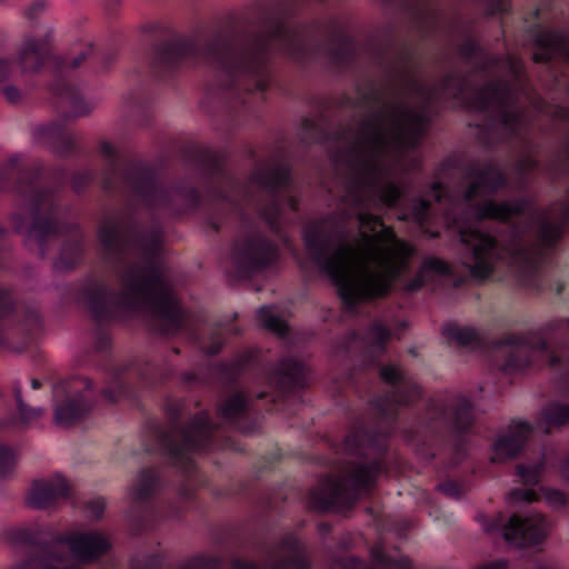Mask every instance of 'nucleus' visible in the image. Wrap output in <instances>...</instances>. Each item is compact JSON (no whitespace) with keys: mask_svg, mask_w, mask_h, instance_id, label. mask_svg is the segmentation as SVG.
<instances>
[{"mask_svg":"<svg viewBox=\"0 0 569 569\" xmlns=\"http://www.w3.org/2000/svg\"><path fill=\"white\" fill-rule=\"evenodd\" d=\"M452 78L441 88L409 77L401 97L383 103L358 128L350 146L352 178L339 212L303 231L306 248L335 287L349 312L357 305L387 296L409 269L413 247L399 239L371 209L392 207L401 191L396 183L400 158L425 134L429 104L455 97L477 111H491L512 134L525 126L518 94L509 80L476 89L470 96Z\"/></svg>","mask_w":569,"mask_h":569,"instance_id":"obj_1","label":"nucleus"},{"mask_svg":"<svg viewBox=\"0 0 569 569\" xmlns=\"http://www.w3.org/2000/svg\"><path fill=\"white\" fill-rule=\"evenodd\" d=\"M471 182L459 200L449 199L445 221L453 227L462 244L461 263L475 278H487L505 260L523 280L543 262L547 252L569 223V204L547 211L525 200L496 202L485 199L505 184L500 170L485 163L469 173Z\"/></svg>","mask_w":569,"mask_h":569,"instance_id":"obj_2","label":"nucleus"},{"mask_svg":"<svg viewBox=\"0 0 569 569\" xmlns=\"http://www.w3.org/2000/svg\"><path fill=\"white\" fill-rule=\"evenodd\" d=\"M99 240L113 263L121 292L109 291L99 281L86 284L81 299L99 320L121 319L133 313L150 316L153 329L173 336L188 327L160 262L162 232H140L121 218H109L99 229Z\"/></svg>","mask_w":569,"mask_h":569,"instance_id":"obj_3","label":"nucleus"},{"mask_svg":"<svg viewBox=\"0 0 569 569\" xmlns=\"http://www.w3.org/2000/svg\"><path fill=\"white\" fill-rule=\"evenodd\" d=\"M311 31L272 20L262 34L249 43L218 34L206 46L194 38H181L167 42L159 52V62L168 68L187 61L203 60L231 83H239L247 91L263 92L269 84L267 59L280 52L301 59L311 50Z\"/></svg>","mask_w":569,"mask_h":569,"instance_id":"obj_4","label":"nucleus"},{"mask_svg":"<svg viewBox=\"0 0 569 569\" xmlns=\"http://www.w3.org/2000/svg\"><path fill=\"white\" fill-rule=\"evenodd\" d=\"M7 535L16 546H41L51 538L49 545L17 560L9 569H80L79 566H62L66 562V547L77 561L89 563L107 552L111 546L109 537L103 532L74 530L53 537L51 528L39 521L13 527Z\"/></svg>","mask_w":569,"mask_h":569,"instance_id":"obj_5","label":"nucleus"},{"mask_svg":"<svg viewBox=\"0 0 569 569\" xmlns=\"http://www.w3.org/2000/svg\"><path fill=\"white\" fill-rule=\"evenodd\" d=\"M23 157L14 154L0 167V191L16 192L19 197L10 217L13 230L36 242L41 256L46 253V243L62 234L66 227L58 226L51 196L33 181L24 182Z\"/></svg>","mask_w":569,"mask_h":569,"instance_id":"obj_6","label":"nucleus"},{"mask_svg":"<svg viewBox=\"0 0 569 569\" xmlns=\"http://www.w3.org/2000/svg\"><path fill=\"white\" fill-rule=\"evenodd\" d=\"M345 451L356 460L348 461L338 477H329L310 491L313 508L343 510L349 508L372 486L382 472L380 460L368 461L371 439L363 429L350 432L343 441Z\"/></svg>","mask_w":569,"mask_h":569,"instance_id":"obj_7","label":"nucleus"},{"mask_svg":"<svg viewBox=\"0 0 569 569\" xmlns=\"http://www.w3.org/2000/svg\"><path fill=\"white\" fill-rule=\"evenodd\" d=\"M499 353L505 357L500 368L507 373L546 365L559 372L569 388V351L562 347H551L537 333L508 337L499 347ZM567 422H569V405L552 402L540 412L539 425L546 431Z\"/></svg>","mask_w":569,"mask_h":569,"instance_id":"obj_8","label":"nucleus"},{"mask_svg":"<svg viewBox=\"0 0 569 569\" xmlns=\"http://www.w3.org/2000/svg\"><path fill=\"white\" fill-rule=\"evenodd\" d=\"M250 188L254 189L257 196L246 192V201L254 203L259 214L272 229H277L284 209H296L290 174L282 166L257 168L251 176Z\"/></svg>","mask_w":569,"mask_h":569,"instance_id":"obj_9","label":"nucleus"},{"mask_svg":"<svg viewBox=\"0 0 569 569\" xmlns=\"http://www.w3.org/2000/svg\"><path fill=\"white\" fill-rule=\"evenodd\" d=\"M211 423L207 412L201 411L182 429H171L161 436V447L171 462L181 467L182 471L192 469L191 455L208 446Z\"/></svg>","mask_w":569,"mask_h":569,"instance_id":"obj_10","label":"nucleus"},{"mask_svg":"<svg viewBox=\"0 0 569 569\" xmlns=\"http://www.w3.org/2000/svg\"><path fill=\"white\" fill-rule=\"evenodd\" d=\"M478 521L487 533L501 535L505 541L513 547L538 545L548 535V523L540 513H530L526 517L513 515L508 520L501 513L491 518L481 515Z\"/></svg>","mask_w":569,"mask_h":569,"instance_id":"obj_11","label":"nucleus"},{"mask_svg":"<svg viewBox=\"0 0 569 569\" xmlns=\"http://www.w3.org/2000/svg\"><path fill=\"white\" fill-rule=\"evenodd\" d=\"M278 256L277 247L260 233L239 238L231 250L230 273L237 279L251 278L272 266Z\"/></svg>","mask_w":569,"mask_h":569,"instance_id":"obj_12","label":"nucleus"},{"mask_svg":"<svg viewBox=\"0 0 569 569\" xmlns=\"http://www.w3.org/2000/svg\"><path fill=\"white\" fill-rule=\"evenodd\" d=\"M91 387V381L86 378L54 387V420L58 425L70 426L83 417L90 408L88 393Z\"/></svg>","mask_w":569,"mask_h":569,"instance_id":"obj_13","label":"nucleus"},{"mask_svg":"<svg viewBox=\"0 0 569 569\" xmlns=\"http://www.w3.org/2000/svg\"><path fill=\"white\" fill-rule=\"evenodd\" d=\"M475 419V410L470 401L462 396L435 399L429 403L426 428H446L462 431Z\"/></svg>","mask_w":569,"mask_h":569,"instance_id":"obj_14","label":"nucleus"},{"mask_svg":"<svg viewBox=\"0 0 569 569\" xmlns=\"http://www.w3.org/2000/svg\"><path fill=\"white\" fill-rule=\"evenodd\" d=\"M380 376L391 386L390 393L378 402L379 411L387 417L393 416L398 407L409 403L420 395L416 381L396 366L382 367Z\"/></svg>","mask_w":569,"mask_h":569,"instance_id":"obj_15","label":"nucleus"},{"mask_svg":"<svg viewBox=\"0 0 569 569\" xmlns=\"http://www.w3.org/2000/svg\"><path fill=\"white\" fill-rule=\"evenodd\" d=\"M50 52L47 39H27L17 60L0 59V84L23 72L40 70Z\"/></svg>","mask_w":569,"mask_h":569,"instance_id":"obj_16","label":"nucleus"},{"mask_svg":"<svg viewBox=\"0 0 569 569\" xmlns=\"http://www.w3.org/2000/svg\"><path fill=\"white\" fill-rule=\"evenodd\" d=\"M124 183L134 196L153 207H162L171 200L177 190H167L156 181L154 176L146 168L138 167L127 173Z\"/></svg>","mask_w":569,"mask_h":569,"instance_id":"obj_17","label":"nucleus"},{"mask_svg":"<svg viewBox=\"0 0 569 569\" xmlns=\"http://www.w3.org/2000/svg\"><path fill=\"white\" fill-rule=\"evenodd\" d=\"M70 493L69 481L60 473L34 480L28 492V505L34 509L53 507Z\"/></svg>","mask_w":569,"mask_h":569,"instance_id":"obj_18","label":"nucleus"},{"mask_svg":"<svg viewBox=\"0 0 569 569\" xmlns=\"http://www.w3.org/2000/svg\"><path fill=\"white\" fill-rule=\"evenodd\" d=\"M531 426L526 421H513L512 425L492 443L491 461L502 462L515 458L525 447Z\"/></svg>","mask_w":569,"mask_h":569,"instance_id":"obj_19","label":"nucleus"},{"mask_svg":"<svg viewBox=\"0 0 569 569\" xmlns=\"http://www.w3.org/2000/svg\"><path fill=\"white\" fill-rule=\"evenodd\" d=\"M341 569H413L411 560L389 550L385 541H378L371 549V565L368 567L357 558L341 562Z\"/></svg>","mask_w":569,"mask_h":569,"instance_id":"obj_20","label":"nucleus"},{"mask_svg":"<svg viewBox=\"0 0 569 569\" xmlns=\"http://www.w3.org/2000/svg\"><path fill=\"white\" fill-rule=\"evenodd\" d=\"M264 569H310L298 539L288 536L268 558Z\"/></svg>","mask_w":569,"mask_h":569,"instance_id":"obj_21","label":"nucleus"},{"mask_svg":"<svg viewBox=\"0 0 569 569\" xmlns=\"http://www.w3.org/2000/svg\"><path fill=\"white\" fill-rule=\"evenodd\" d=\"M538 49L533 53L536 61H547L553 58L569 60V37L558 31H543L537 39Z\"/></svg>","mask_w":569,"mask_h":569,"instance_id":"obj_22","label":"nucleus"},{"mask_svg":"<svg viewBox=\"0 0 569 569\" xmlns=\"http://www.w3.org/2000/svg\"><path fill=\"white\" fill-rule=\"evenodd\" d=\"M306 372L307 368L302 361L296 358L283 359L270 378V385L282 390L302 387Z\"/></svg>","mask_w":569,"mask_h":569,"instance_id":"obj_23","label":"nucleus"},{"mask_svg":"<svg viewBox=\"0 0 569 569\" xmlns=\"http://www.w3.org/2000/svg\"><path fill=\"white\" fill-rule=\"evenodd\" d=\"M540 497H543L547 505L552 508L562 507L567 500L562 491L551 488H540L539 490L532 488L515 489L510 491L507 499L509 503H522L537 501Z\"/></svg>","mask_w":569,"mask_h":569,"instance_id":"obj_24","label":"nucleus"},{"mask_svg":"<svg viewBox=\"0 0 569 569\" xmlns=\"http://www.w3.org/2000/svg\"><path fill=\"white\" fill-rule=\"evenodd\" d=\"M450 274V267L443 261L435 257L426 258L417 276L405 284L406 292H415L427 282Z\"/></svg>","mask_w":569,"mask_h":569,"instance_id":"obj_25","label":"nucleus"},{"mask_svg":"<svg viewBox=\"0 0 569 569\" xmlns=\"http://www.w3.org/2000/svg\"><path fill=\"white\" fill-rule=\"evenodd\" d=\"M32 138L37 143L46 146L56 152L62 153L70 143V136L64 128L58 123H50L37 127L32 132Z\"/></svg>","mask_w":569,"mask_h":569,"instance_id":"obj_26","label":"nucleus"},{"mask_svg":"<svg viewBox=\"0 0 569 569\" xmlns=\"http://www.w3.org/2000/svg\"><path fill=\"white\" fill-rule=\"evenodd\" d=\"M158 486V479L153 471L143 470L128 488L127 499L132 503H139L149 498V496L156 490Z\"/></svg>","mask_w":569,"mask_h":569,"instance_id":"obj_27","label":"nucleus"},{"mask_svg":"<svg viewBox=\"0 0 569 569\" xmlns=\"http://www.w3.org/2000/svg\"><path fill=\"white\" fill-rule=\"evenodd\" d=\"M247 410V399L246 397L237 392L229 397L220 407L219 415L221 419L238 429H241L239 425L240 418L243 417Z\"/></svg>","mask_w":569,"mask_h":569,"instance_id":"obj_28","label":"nucleus"},{"mask_svg":"<svg viewBox=\"0 0 569 569\" xmlns=\"http://www.w3.org/2000/svg\"><path fill=\"white\" fill-rule=\"evenodd\" d=\"M483 69L488 73H497L503 70L512 81L522 82V63L513 57H507L503 60L486 58Z\"/></svg>","mask_w":569,"mask_h":569,"instance_id":"obj_29","label":"nucleus"},{"mask_svg":"<svg viewBox=\"0 0 569 569\" xmlns=\"http://www.w3.org/2000/svg\"><path fill=\"white\" fill-rule=\"evenodd\" d=\"M256 318L258 322L266 329L282 337L288 331L286 321L279 316L278 310L273 306H264L257 310Z\"/></svg>","mask_w":569,"mask_h":569,"instance_id":"obj_30","label":"nucleus"},{"mask_svg":"<svg viewBox=\"0 0 569 569\" xmlns=\"http://www.w3.org/2000/svg\"><path fill=\"white\" fill-rule=\"evenodd\" d=\"M390 338V331L379 322L372 323L366 335L361 338L363 347L372 353H381Z\"/></svg>","mask_w":569,"mask_h":569,"instance_id":"obj_31","label":"nucleus"},{"mask_svg":"<svg viewBox=\"0 0 569 569\" xmlns=\"http://www.w3.org/2000/svg\"><path fill=\"white\" fill-rule=\"evenodd\" d=\"M100 152L108 161V167H109L110 174H111V177L106 178L104 187L108 189L111 188L112 187L111 180L113 179V177H116V178L121 177V182H120L121 187L124 189H128V184L124 183V178H126L127 173L131 171V169L128 170L123 174L120 173L119 167H118V150H117V148L112 143H110L108 141H103L100 144ZM134 168H132V170Z\"/></svg>","mask_w":569,"mask_h":569,"instance_id":"obj_32","label":"nucleus"},{"mask_svg":"<svg viewBox=\"0 0 569 569\" xmlns=\"http://www.w3.org/2000/svg\"><path fill=\"white\" fill-rule=\"evenodd\" d=\"M14 397L18 408V417L17 419H11L10 421L6 422L4 425H13L17 422H21L23 425L31 423L33 421H37L40 419L44 412V409L41 407L38 408H31L29 407L21 397V390L19 387L14 388ZM3 423H0L2 426Z\"/></svg>","mask_w":569,"mask_h":569,"instance_id":"obj_33","label":"nucleus"},{"mask_svg":"<svg viewBox=\"0 0 569 569\" xmlns=\"http://www.w3.org/2000/svg\"><path fill=\"white\" fill-rule=\"evenodd\" d=\"M80 234L79 230L74 228L71 230V241L63 246L61 256L56 262V267L59 269L72 267L80 256Z\"/></svg>","mask_w":569,"mask_h":569,"instance_id":"obj_34","label":"nucleus"},{"mask_svg":"<svg viewBox=\"0 0 569 569\" xmlns=\"http://www.w3.org/2000/svg\"><path fill=\"white\" fill-rule=\"evenodd\" d=\"M443 335L460 346H472L478 340L477 331L473 328L457 325H447L443 328Z\"/></svg>","mask_w":569,"mask_h":569,"instance_id":"obj_35","label":"nucleus"},{"mask_svg":"<svg viewBox=\"0 0 569 569\" xmlns=\"http://www.w3.org/2000/svg\"><path fill=\"white\" fill-rule=\"evenodd\" d=\"M412 14L422 23L426 28H431L438 20L439 12L433 0H423L412 8Z\"/></svg>","mask_w":569,"mask_h":569,"instance_id":"obj_36","label":"nucleus"},{"mask_svg":"<svg viewBox=\"0 0 569 569\" xmlns=\"http://www.w3.org/2000/svg\"><path fill=\"white\" fill-rule=\"evenodd\" d=\"M11 298L7 291L0 290V348L1 347H10L7 338V333H4V329L11 323V320L4 319V317L11 310Z\"/></svg>","mask_w":569,"mask_h":569,"instance_id":"obj_37","label":"nucleus"},{"mask_svg":"<svg viewBox=\"0 0 569 569\" xmlns=\"http://www.w3.org/2000/svg\"><path fill=\"white\" fill-rule=\"evenodd\" d=\"M543 467V460L532 465H520L517 468V475L523 485H536L541 477Z\"/></svg>","mask_w":569,"mask_h":569,"instance_id":"obj_38","label":"nucleus"},{"mask_svg":"<svg viewBox=\"0 0 569 569\" xmlns=\"http://www.w3.org/2000/svg\"><path fill=\"white\" fill-rule=\"evenodd\" d=\"M429 204L426 199H418L410 212V218L420 226L423 232L429 233L430 237H437L438 232L429 231L425 226L428 219Z\"/></svg>","mask_w":569,"mask_h":569,"instance_id":"obj_39","label":"nucleus"},{"mask_svg":"<svg viewBox=\"0 0 569 569\" xmlns=\"http://www.w3.org/2000/svg\"><path fill=\"white\" fill-rule=\"evenodd\" d=\"M17 463L16 451L6 445L0 443V478L11 473Z\"/></svg>","mask_w":569,"mask_h":569,"instance_id":"obj_40","label":"nucleus"},{"mask_svg":"<svg viewBox=\"0 0 569 569\" xmlns=\"http://www.w3.org/2000/svg\"><path fill=\"white\" fill-rule=\"evenodd\" d=\"M53 93L56 94H68L71 97V107L72 113L74 117H81L90 112L91 106L80 98H76L71 96L70 88L67 84H63V88H52Z\"/></svg>","mask_w":569,"mask_h":569,"instance_id":"obj_41","label":"nucleus"},{"mask_svg":"<svg viewBox=\"0 0 569 569\" xmlns=\"http://www.w3.org/2000/svg\"><path fill=\"white\" fill-rule=\"evenodd\" d=\"M336 48H331L329 52L330 59L335 63H343L348 60L349 53L351 51V43L346 38H341L335 44Z\"/></svg>","mask_w":569,"mask_h":569,"instance_id":"obj_42","label":"nucleus"},{"mask_svg":"<svg viewBox=\"0 0 569 569\" xmlns=\"http://www.w3.org/2000/svg\"><path fill=\"white\" fill-rule=\"evenodd\" d=\"M181 569H219V561L212 557L198 556L188 560Z\"/></svg>","mask_w":569,"mask_h":569,"instance_id":"obj_43","label":"nucleus"},{"mask_svg":"<svg viewBox=\"0 0 569 569\" xmlns=\"http://www.w3.org/2000/svg\"><path fill=\"white\" fill-rule=\"evenodd\" d=\"M107 502L102 497H94L87 501L86 513L91 519H100L104 512Z\"/></svg>","mask_w":569,"mask_h":569,"instance_id":"obj_44","label":"nucleus"},{"mask_svg":"<svg viewBox=\"0 0 569 569\" xmlns=\"http://www.w3.org/2000/svg\"><path fill=\"white\" fill-rule=\"evenodd\" d=\"M438 488L441 492L450 498H458L461 493L460 485L452 480L439 483Z\"/></svg>","mask_w":569,"mask_h":569,"instance_id":"obj_45","label":"nucleus"},{"mask_svg":"<svg viewBox=\"0 0 569 569\" xmlns=\"http://www.w3.org/2000/svg\"><path fill=\"white\" fill-rule=\"evenodd\" d=\"M491 14L506 12L509 8V0H483Z\"/></svg>","mask_w":569,"mask_h":569,"instance_id":"obj_46","label":"nucleus"},{"mask_svg":"<svg viewBox=\"0 0 569 569\" xmlns=\"http://www.w3.org/2000/svg\"><path fill=\"white\" fill-rule=\"evenodd\" d=\"M222 336H221V332H216L213 333L212 338H211V342L209 346H202L201 348L203 349V351L207 353V355H216L221 346H222Z\"/></svg>","mask_w":569,"mask_h":569,"instance_id":"obj_47","label":"nucleus"},{"mask_svg":"<svg viewBox=\"0 0 569 569\" xmlns=\"http://www.w3.org/2000/svg\"><path fill=\"white\" fill-rule=\"evenodd\" d=\"M461 51L462 54L466 57H479L481 59H485V53L482 52V50L472 41L467 42Z\"/></svg>","mask_w":569,"mask_h":569,"instance_id":"obj_48","label":"nucleus"},{"mask_svg":"<svg viewBox=\"0 0 569 569\" xmlns=\"http://www.w3.org/2000/svg\"><path fill=\"white\" fill-rule=\"evenodd\" d=\"M476 569H508V561L505 559H496L479 565Z\"/></svg>","mask_w":569,"mask_h":569,"instance_id":"obj_49","label":"nucleus"},{"mask_svg":"<svg viewBox=\"0 0 569 569\" xmlns=\"http://www.w3.org/2000/svg\"><path fill=\"white\" fill-rule=\"evenodd\" d=\"M167 409L171 420L174 422L182 412L183 403L180 401L170 402L168 403Z\"/></svg>","mask_w":569,"mask_h":569,"instance_id":"obj_50","label":"nucleus"},{"mask_svg":"<svg viewBox=\"0 0 569 569\" xmlns=\"http://www.w3.org/2000/svg\"><path fill=\"white\" fill-rule=\"evenodd\" d=\"M3 93H4L6 98H7V100L10 101V102H16L20 98V93H19L18 89L12 87V86L4 87L3 88Z\"/></svg>","mask_w":569,"mask_h":569,"instance_id":"obj_51","label":"nucleus"},{"mask_svg":"<svg viewBox=\"0 0 569 569\" xmlns=\"http://www.w3.org/2000/svg\"><path fill=\"white\" fill-rule=\"evenodd\" d=\"M44 7H46L44 0L37 1L28 9L27 14L29 16V18H34L38 14V12H40L44 9Z\"/></svg>","mask_w":569,"mask_h":569,"instance_id":"obj_52","label":"nucleus"},{"mask_svg":"<svg viewBox=\"0 0 569 569\" xmlns=\"http://www.w3.org/2000/svg\"><path fill=\"white\" fill-rule=\"evenodd\" d=\"M232 568L233 569H258V567L253 563H250V562H246L243 560H240V559H234L232 561Z\"/></svg>","mask_w":569,"mask_h":569,"instance_id":"obj_53","label":"nucleus"},{"mask_svg":"<svg viewBox=\"0 0 569 569\" xmlns=\"http://www.w3.org/2000/svg\"><path fill=\"white\" fill-rule=\"evenodd\" d=\"M431 193H432V196H433L436 201H441V199L443 197L441 184L438 183V182H435L431 186Z\"/></svg>","mask_w":569,"mask_h":569,"instance_id":"obj_54","label":"nucleus"},{"mask_svg":"<svg viewBox=\"0 0 569 569\" xmlns=\"http://www.w3.org/2000/svg\"><path fill=\"white\" fill-rule=\"evenodd\" d=\"M535 569H565V568L556 562H540L535 567Z\"/></svg>","mask_w":569,"mask_h":569,"instance_id":"obj_55","label":"nucleus"},{"mask_svg":"<svg viewBox=\"0 0 569 569\" xmlns=\"http://www.w3.org/2000/svg\"><path fill=\"white\" fill-rule=\"evenodd\" d=\"M562 476L569 481V457L565 460L561 466Z\"/></svg>","mask_w":569,"mask_h":569,"instance_id":"obj_56","label":"nucleus"},{"mask_svg":"<svg viewBox=\"0 0 569 569\" xmlns=\"http://www.w3.org/2000/svg\"><path fill=\"white\" fill-rule=\"evenodd\" d=\"M103 396L109 401H117L119 399V397L113 395L109 389L103 390Z\"/></svg>","mask_w":569,"mask_h":569,"instance_id":"obj_57","label":"nucleus"},{"mask_svg":"<svg viewBox=\"0 0 569 569\" xmlns=\"http://www.w3.org/2000/svg\"><path fill=\"white\" fill-rule=\"evenodd\" d=\"M86 58V56L82 53L80 54L79 57L74 58L71 62H70V67L71 68H77L78 66H80L81 61Z\"/></svg>","mask_w":569,"mask_h":569,"instance_id":"obj_58","label":"nucleus"},{"mask_svg":"<svg viewBox=\"0 0 569 569\" xmlns=\"http://www.w3.org/2000/svg\"><path fill=\"white\" fill-rule=\"evenodd\" d=\"M559 330L569 331V320L561 321L559 323Z\"/></svg>","mask_w":569,"mask_h":569,"instance_id":"obj_59","label":"nucleus"},{"mask_svg":"<svg viewBox=\"0 0 569 569\" xmlns=\"http://www.w3.org/2000/svg\"><path fill=\"white\" fill-rule=\"evenodd\" d=\"M31 387L32 389H39L41 387V382L38 379H32Z\"/></svg>","mask_w":569,"mask_h":569,"instance_id":"obj_60","label":"nucleus"},{"mask_svg":"<svg viewBox=\"0 0 569 569\" xmlns=\"http://www.w3.org/2000/svg\"><path fill=\"white\" fill-rule=\"evenodd\" d=\"M74 188H76V189H79V188H80V184H78V182H77V181H74Z\"/></svg>","mask_w":569,"mask_h":569,"instance_id":"obj_61","label":"nucleus"},{"mask_svg":"<svg viewBox=\"0 0 569 569\" xmlns=\"http://www.w3.org/2000/svg\"><path fill=\"white\" fill-rule=\"evenodd\" d=\"M84 177H86V180H89L91 176L89 173H86Z\"/></svg>","mask_w":569,"mask_h":569,"instance_id":"obj_62","label":"nucleus"}]
</instances>
